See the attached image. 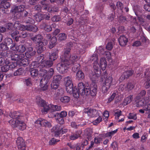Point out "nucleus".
<instances>
[{
	"label": "nucleus",
	"instance_id": "obj_32",
	"mask_svg": "<svg viewBox=\"0 0 150 150\" xmlns=\"http://www.w3.org/2000/svg\"><path fill=\"white\" fill-rule=\"evenodd\" d=\"M44 14L38 13L35 15L34 17V19L37 22H40L44 19Z\"/></svg>",
	"mask_w": 150,
	"mask_h": 150
},
{
	"label": "nucleus",
	"instance_id": "obj_37",
	"mask_svg": "<svg viewBox=\"0 0 150 150\" xmlns=\"http://www.w3.org/2000/svg\"><path fill=\"white\" fill-rule=\"evenodd\" d=\"M57 41V39L55 37H52L50 42L49 47L50 48H52L55 45Z\"/></svg>",
	"mask_w": 150,
	"mask_h": 150
},
{
	"label": "nucleus",
	"instance_id": "obj_3",
	"mask_svg": "<svg viewBox=\"0 0 150 150\" xmlns=\"http://www.w3.org/2000/svg\"><path fill=\"white\" fill-rule=\"evenodd\" d=\"M43 39L42 36L40 35H38L35 36L31 38V39L36 43H38L37 48V52L40 53L44 50V48L43 46V43L41 41Z\"/></svg>",
	"mask_w": 150,
	"mask_h": 150
},
{
	"label": "nucleus",
	"instance_id": "obj_42",
	"mask_svg": "<svg viewBox=\"0 0 150 150\" xmlns=\"http://www.w3.org/2000/svg\"><path fill=\"white\" fill-rule=\"evenodd\" d=\"M36 102L39 106H42L45 101L42 100L40 97H37L36 98Z\"/></svg>",
	"mask_w": 150,
	"mask_h": 150
},
{
	"label": "nucleus",
	"instance_id": "obj_20",
	"mask_svg": "<svg viewBox=\"0 0 150 150\" xmlns=\"http://www.w3.org/2000/svg\"><path fill=\"white\" fill-rule=\"evenodd\" d=\"M119 43L120 46H124L126 45L128 42V40L124 35H122L118 39Z\"/></svg>",
	"mask_w": 150,
	"mask_h": 150
},
{
	"label": "nucleus",
	"instance_id": "obj_43",
	"mask_svg": "<svg viewBox=\"0 0 150 150\" xmlns=\"http://www.w3.org/2000/svg\"><path fill=\"white\" fill-rule=\"evenodd\" d=\"M45 122H46V120L42 118H40L36 121L35 123L39 125L40 126H43Z\"/></svg>",
	"mask_w": 150,
	"mask_h": 150
},
{
	"label": "nucleus",
	"instance_id": "obj_7",
	"mask_svg": "<svg viewBox=\"0 0 150 150\" xmlns=\"http://www.w3.org/2000/svg\"><path fill=\"white\" fill-rule=\"evenodd\" d=\"M84 112L87 114L89 117H98L100 112L95 109L88 108L84 110Z\"/></svg>",
	"mask_w": 150,
	"mask_h": 150
},
{
	"label": "nucleus",
	"instance_id": "obj_63",
	"mask_svg": "<svg viewBox=\"0 0 150 150\" xmlns=\"http://www.w3.org/2000/svg\"><path fill=\"white\" fill-rule=\"evenodd\" d=\"M27 25L24 26L23 25L21 24L20 25V26L19 27L18 30H22L23 31H24L25 30H27Z\"/></svg>",
	"mask_w": 150,
	"mask_h": 150
},
{
	"label": "nucleus",
	"instance_id": "obj_18",
	"mask_svg": "<svg viewBox=\"0 0 150 150\" xmlns=\"http://www.w3.org/2000/svg\"><path fill=\"white\" fill-rule=\"evenodd\" d=\"M134 87V86L133 83L129 82L125 86H124V85L122 84L120 85L119 88H121V90L123 91L124 90L125 88L126 90L129 91L133 89Z\"/></svg>",
	"mask_w": 150,
	"mask_h": 150
},
{
	"label": "nucleus",
	"instance_id": "obj_6",
	"mask_svg": "<svg viewBox=\"0 0 150 150\" xmlns=\"http://www.w3.org/2000/svg\"><path fill=\"white\" fill-rule=\"evenodd\" d=\"M20 113L18 112L15 111L10 115V116L12 118L9 121V123L12 127H16L17 123L16 119H18L20 117Z\"/></svg>",
	"mask_w": 150,
	"mask_h": 150
},
{
	"label": "nucleus",
	"instance_id": "obj_24",
	"mask_svg": "<svg viewBox=\"0 0 150 150\" xmlns=\"http://www.w3.org/2000/svg\"><path fill=\"white\" fill-rule=\"evenodd\" d=\"M133 71L131 70L125 71L123 73L120 77V79L123 80L125 79H127L128 78L129 76L132 75L133 74Z\"/></svg>",
	"mask_w": 150,
	"mask_h": 150
},
{
	"label": "nucleus",
	"instance_id": "obj_59",
	"mask_svg": "<svg viewBox=\"0 0 150 150\" xmlns=\"http://www.w3.org/2000/svg\"><path fill=\"white\" fill-rule=\"evenodd\" d=\"M24 57V55L23 54L21 53L18 55V61H17V64L20 63L21 60H22Z\"/></svg>",
	"mask_w": 150,
	"mask_h": 150
},
{
	"label": "nucleus",
	"instance_id": "obj_4",
	"mask_svg": "<svg viewBox=\"0 0 150 150\" xmlns=\"http://www.w3.org/2000/svg\"><path fill=\"white\" fill-rule=\"evenodd\" d=\"M38 68L39 69V75L41 76H42V79L43 78L45 79H48L49 80L50 79L54 73V70L52 68H50L49 70L47 71L45 69V68H40L39 65Z\"/></svg>",
	"mask_w": 150,
	"mask_h": 150
},
{
	"label": "nucleus",
	"instance_id": "obj_39",
	"mask_svg": "<svg viewBox=\"0 0 150 150\" xmlns=\"http://www.w3.org/2000/svg\"><path fill=\"white\" fill-rule=\"evenodd\" d=\"M29 64V61L28 59H24L21 60L20 63L18 64L21 66L28 65Z\"/></svg>",
	"mask_w": 150,
	"mask_h": 150
},
{
	"label": "nucleus",
	"instance_id": "obj_33",
	"mask_svg": "<svg viewBox=\"0 0 150 150\" xmlns=\"http://www.w3.org/2000/svg\"><path fill=\"white\" fill-rule=\"evenodd\" d=\"M42 28H43L47 32L50 31L52 30V28L50 25L46 23H43L41 25Z\"/></svg>",
	"mask_w": 150,
	"mask_h": 150
},
{
	"label": "nucleus",
	"instance_id": "obj_47",
	"mask_svg": "<svg viewBox=\"0 0 150 150\" xmlns=\"http://www.w3.org/2000/svg\"><path fill=\"white\" fill-rule=\"evenodd\" d=\"M30 74L31 76L34 77L38 76V70L34 69L30 71Z\"/></svg>",
	"mask_w": 150,
	"mask_h": 150
},
{
	"label": "nucleus",
	"instance_id": "obj_56",
	"mask_svg": "<svg viewBox=\"0 0 150 150\" xmlns=\"http://www.w3.org/2000/svg\"><path fill=\"white\" fill-rule=\"evenodd\" d=\"M129 119L136 120L137 118V117L136 114L133 113H130L128 116Z\"/></svg>",
	"mask_w": 150,
	"mask_h": 150
},
{
	"label": "nucleus",
	"instance_id": "obj_1",
	"mask_svg": "<svg viewBox=\"0 0 150 150\" xmlns=\"http://www.w3.org/2000/svg\"><path fill=\"white\" fill-rule=\"evenodd\" d=\"M70 51V48L65 50L64 55L60 57L61 59V62L57 65V69L61 73H64L68 70L69 63L68 62L67 58L69 57V53Z\"/></svg>",
	"mask_w": 150,
	"mask_h": 150
},
{
	"label": "nucleus",
	"instance_id": "obj_40",
	"mask_svg": "<svg viewBox=\"0 0 150 150\" xmlns=\"http://www.w3.org/2000/svg\"><path fill=\"white\" fill-rule=\"evenodd\" d=\"M114 114L115 117V118L117 119H119V117L120 116H122L121 111L119 110L116 109L114 110Z\"/></svg>",
	"mask_w": 150,
	"mask_h": 150
},
{
	"label": "nucleus",
	"instance_id": "obj_26",
	"mask_svg": "<svg viewBox=\"0 0 150 150\" xmlns=\"http://www.w3.org/2000/svg\"><path fill=\"white\" fill-rule=\"evenodd\" d=\"M24 6L23 5L16 6L15 7L13 11L15 13H18V14L20 13V14H21L24 10Z\"/></svg>",
	"mask_w": 150,
	"mask_h": 150
},
{
	"label": "nucleus",
	"instance_id": "obj_21",
	"mask_svg": "<svg viewBox=\"0 0 150 150\" xmlns=\"http://www.w3.org/2000/svg\"><path fill=\"white\" fill-rule=\"evenodd\" d=\"M100 64L99 65L100 66V68L103 70H105L107 67V62L106 59L105 58H101L100 60Z\"/></svg>",
	"mask_w": 150,
	"mask_h": 150
},
{
	"label": "nucleus",
	"instance_id": "obj_60",
	"mask_svg": "<svg viewBox=\"0 0 150 150\" xmlns=\"http://www.w3.org/2000/svg\"><path fill=\"white\" fill-rule=\"evenodd\" d=\"M52 20L54 22H58L60 20V18L59 16H55L52 18Z\"/></svg>",
	"mask_w": 150,
	"mask_h": 150
},
{
	"label": "nucleus",
	"instance_id": "obj_36",
	"mask_svg": "<svg viewBox=\"0 0 150 150\" xmlns=\"http://www.w3.org/2000/svg\"><path fill=\"white\" fill-rule=\"evenodd\" d=\"M117 129H116L111 132H108L106 133L103 134V135L105 137H110V138H111L112 136L117 132Z\"/></svg>",
	"mask_w": 150,
	"mask_h": 150
},
{
	"label": "nucleus",
	"instance_id": "obj_11",
	"mask_svg": "<svg viewBox=\"0 0 150 150\" xmlns=\"http://www.w3.org/2000/svg\"><path fill=\"white\" fill-rule=\"evenodd\" d=\"M41 57V62L39 64L40 67V68H47L51 67L53 64L52 61L49 60H43V57L41 55L40 56Z\"/></svg>",
	"mask_w": 150,
	"mask_h": 150
},
{
	"label": "nucleus",
	"instance_id": "obj_10",
	"mask_svg": "<svg viewBox=\"0 0 150 150\" xmlns=\"http://www.w3.org/2000/svg\"><path fill=\"white\" fill-rule=\"evenodd\" d=\"M28 43L29 42H27L25 44L28 51L25 53V55L27 58H30L31 56H33L35 55L36 52L35 51H33V47H30L31 45V43H29V45H28Z\"/></svg>",
	"mask_w": 150,
	"mask_h": 150
},
{
	"label": "nucleus",
	"instance_id": "obj_27",
	"mask_svg": "<svg viewBox=\"0 0 150 150\" xmlns=\"http://www.w3.org/2000/svg\"><path fill=\"white\" fill-rule=\"evenodd\" d=\"M16 127L19 129L23 130L25 129L26 127V125L23 122L17 120Z\"/></svg>",
	"mask_w": 150,
	"mask_h": 150
},
{
	"label": "nucleus",
	"instance_id": "obj_53",
	"mask_svg": "<svg viewBox=\"0 0 150 150\" xmlns=\"http://www.w3.org/2000/svg\"><path fill=\"white\" fill-rule=\"evenodd\" d=\"M97 52L100 54H104L105 51H104V47L102 46H99L97 50Z\"/></svg>",
	"mask_w": 150,
	"mask_h": 150
},
{
	"label": "nucleus",
	"instance_id": "obj_30",
	"mask_svg": "<svg viewBox=\"0 0 150 150\" xmlns=\"http://www.w3.org/2000/svg\"><path fill=\"white\" fill-rule=\"evenodd\" d=\"M72 91L71 93H69L70 94H72L73 96L76 98H78L79 97L80 92L79 90L76 87L73 88H72Z\"/></svg>",
	"mask_w": 150,
	"mask_h": 150
},
{
	"label": "nucleus",
	"instance_id": "obj_5",
	"mask_svg": "<svg viewBox=\"0 0 150 150\" xmlns=\"http://www.w3.org/2000/svg\"><path fill=\"white\" fill-rule=\"evenodd\" d=\"M78 89L81 95L87 96L89 92L88 86H85L82 82H80L78 84Z\"/></svg>",
	"mask_w": 150,
	"mask_h": 150
},
{
	"label": "nucleus",
	"instance_id": "obj_61",
	"mask_svg": "<svg viewBox=\"0 0 150 150\" xmlns=\"http://www.w3.org/2000/svg\"><path fill=\"white\" fill-rule=\"evenodd\" d=\"M113 47V44L112 42H109L106 46V49L109 50H111Z\"/></svg>",
	"mask_w": 150,
	"mask_h": 150
},
{
	"label": "nucleus",
	"instance_id": "obj_50",
	"mask_svg": "<svg viewBox=\"0 0 150 150\" xmlns=\"http://www.w3.org/2000/svg\"><path fill=\"white\" fill-rule=\"evenodd\" d=\"M118 93L117 91H115L112 94L110 97L109 98L108 102L109 103L111 102L114 98L115 96L118 95Z\"/></svg>",
	"mask_w": 150,
	"mask_h": 150
},
{
	"label": "nucleus",
	"instance_id": "obj_14",
	"mask_svg": "<svg viewBox=\"0 0 150 150\" xmlns=\"http://www.w3.org/2000/svg\"><path fill=\"white\" fill-rule=\"evenodd\" d=\"M88 89L89 90V93L88 94V95L90 94L92 96H94L96 95L97 87L96 83L95 82L92 83L91 85V87L90 89L88 86Z\"/></svg>",
	"mask_w": 150,
	"mask_h": 150
},
{
	"label": "nucleus",
	"instance_id": "obj_64",
	"mask_svg": "<svg viewBox=\"0 0 150 150\" xmlns=\"http://www.w3.org/2000/svg\"><path fill=\"white\" fill-rule=\"evenodd\" d=\"M116 6L117 8L120 10H122L123 8L122 4L120 1L117 2Z\"/></svg>",
	"mask_w": 150,
	"mask_h": 150
},
{
	"label": "nucleus",
	"instance_id": "obj_49",
	"mask_svg": "<svg viewBox=\"0 0 150 150\" xmlns=\"http://www.w3.org/2000/svg\"><path fill=\"white\" fill-rule=\"evenodd\" d=\"M61 110V107L60 106L56 105H54L52 104L51 111H59Z\"/></svg>",
	"mask_w": 150,
	"mask_h": 150
},
{
	"label": "nucleus",
	"instance_id": "obj_28",
	"mask_svg": "<svg viewBox=\"0 0 150 150\" xmlns=\"http://www.w3.org/2000/svg\"><path fill=\"white\" fill-rule=\"evenodd\" d=\"M81 133V132L80 131L73 133L69 136V139L71 140H76L80 137Z\"/></svg>",
	"mask_w": 150,
	"mask_h": 150
},
{
	"label": "nucleus",
	"instance_id": "obj_58",
	"mask_svg": "<svg viewBox=\"0 0 150 150\" xmlns=\"http://www.w3.org/2000/svg\"><path fill=\"white\" fill-rule=\"evenodd\" d=\"M28 35V34L25 31H22L20 34L19 37L23 38H25L27 37Z\"/></svg>",
	"mask_w": 150,
	"mask_h": 150
},
{
	"label": "nucleus",
	"instance_id": "obj_8",
	"mask_svg": "<svg viewBox=\"0 0 150 150\" xmlns=\"http://www.w3.org/2000/svg\"><path fill=\"white\" fill-rule=\"evenodd\" d=\"M66 90L68 93H71L72 91L73 85L71 77L67 76L64 78Z\"/></svg>",
	"mask_w": 150,
	"mask_h": 150
},
{
	"label": "nucleus",
	"instance_id": "obj_9",
	"mask_svg": "<svg viewBox=\"0 0 150 150\" xmlns=\"http://www.w3.org/2000/svg\"><path fill=\"white\" fill-rule=\"evenodd\" d=\"M62 78L61 76L59 75H55L53 76V80L51 83L52 88L56 89L58 87Z\"/></svg>",
	"mask_w": 150,
	"mask_h": 150
},
{
	"label": "nucleus",
	"instance_id": "obj_55",
	"mask_svg": "<svg viewBox=\"0 0 150 150\" xmlns=\"http://www.w3.org/2000/svg\"><path fill=\"white\" fill-rule=\"evenodd\" d=\"M59 140L56 139L54 138L52 139L49 142V144L50 145L55 144L57 142H59Z\"/></svg>",
	"mask_w": 150,
	"mask_h": 150
},
{
	"label": "nucleus",
	"instance_id": "obj_48",
	"mask_svg": "<svg viewBox=\"0 0 150 150\" xmlns=\"http://www.w3.org/2000/svg\"><path fill=\"white\" fill-rule=\"evenodd\" d=\"M70 98L69 97L67 96H64L61 97L60 100L63 103H66L68 102L70 100Z\"/></svg>",
	"mask_w": 150,
	"mask_h": 150
},
{
	"label": "nucleus",
	"instance_id": "obj_22",
	"mask_svg": "<svg viewBox=\"0 0 150 150\" xmlns=\"http://www.w3.org/2000/svg\"><path fill=\"white\" fill-rule=\"evenodd\" d=\"M61 127L58 125L52 128L51 131L54 133L55 136H57L61 134Z\"/></svg>",
	"mask_w": 150,
	"mask_h": 150
},
{
	"label": "nucleus",
	"instance_id": "obj_45",
	"mask_svg": "<svg viewBox=\"0 0 150 150\" xmlns=\"http://www.w3.org/2000/svg\"><path fill=\"white\" fill-rule=\"evenodd\" d=\"M24 72V70L23 69L20 68L17 69L14 73L13 75L15 76L20 75L22 74Z\"/></svg>",
	"mask_w": 150,
	"mask_h": 150
},
{
	"label": "nucleus",
	"instance_id": "obj_17",
	"mask_svg": "<svg viewBox=\"0 0 150 150\" xmlns=\"http://www.w3.org/2000/svg\"><path fill=\"white\" fill-rule=\"evenodd\" d=\"M70 51L69 53V57L67 58L68 62H69V65L74 64L79 60L80 58L76 54H73L70 55Z\"/></svg>",
	"mask_w": 150,
	"mask_h": 150
},
{
	"label": "nucleus",
	"instance_id": "obj_19",
	"mask_svg": "<svg viewBox=\"0 0 150 150\" xmlns=\"http://www.w3.org/2000/svg\"><path fill=\"white\" fill-rule=\"evenodd\" d=\"M113 78L111 76H108L105 78L103 84L111 87L113 85Z\"/></svg>",
	"mask_w": 150,
	"mask_h": 150
},
{
	"label": "nucleus",
	"instance_id": "obj_62",
	"mask_svg": "<svg viewBox=\"0 0 150 150\" xmlns=\"http://www.w3.org/2000/svg\"><path fill=\"white\" fill-rule=\"evenodd\" d=\"M7 27L9 30H12L14 28V25L11 23H8L7 24Z\"/></svg>",
	"mask_w": 150,
	"mask_h": 150
},
{
	"label": "nucleus",
	"instance_id": "obj_2",
	"mask_svg": "<svg viewBox=\"0 0 150 150\" xmlns=\"http://www.w3.org/2000/svg\"><path fill=\"white\" fill-rule=\"evenodd\" d=\"M94 72H92L90 75L91 79L93 82H95L97 81L98 78L101 74L100 69V66L99 64H96L94 66Z\"/></svg>",
	"mask_w": 150,
	"mask_h": 150
},
{
	"label": "nucleus",
	"instance_id": "obj_44",
	"mask_svg": "<svg viewBox=\"0 0 150 150\" xmlns=\"http://www.w3.org/2000/svg\"><path fill=\"white\" fill-rule=\"evenodd\" d=\"M110 87L106 86V85L103 84L102 88V91L103 93L104 94H106L107 93Z\"/></svg>",
	"mask_w": 150,
	"mask_h": 150
},
{
	"label": "nucleus",
	"instance_id": "obj_16",
	"mask_svg": "<svg viewBox=\"0 0 150 150\" xmlns=\"http://www.w3.org/2000/svg\"><path fill=\"white\" fill-rule=\"evenodd\" d=\"M49 80L48 79H45L44 78L41 79L40 82V84L41 90L45 91L47 90L48 86L47 84Z\"/></svg>",
	"mask_w": 150,
	"mask_h": 150
},
{
	"label": "nucleus",
	"instance_id": "obj_57",
	"mask_svg": "<svg viewBox=\"0 0 150 150\" xmlns=\"http://www.w3.org/2000/svg\"><path fill=\"white\" fill-rule=\"evenodd\" d=\"M25 82L26 85L28 86H31L32 85L31 80L30 78L25 79Z\"/></svg>",
	"mask_w": 150,
	"mask_h": 150
},
{
	"label": "nucleus",
	"instance_id": "obj_38",
	"mask_svg": "<svg viewBox=\"0 0 150 150\" xmlns=\"http://www.w3.org/2000/svg\"><path fill=\"white\" fill-rule=\"evenodd\" d=\"M98 59V56L97 54L96 53L93 54L92 56L91 57V60L94 61L93 63V67L95 65V64H99L98 62L97 61Z\"/></svg>",
	"mask_w": 150,
	"mask_h": 150
},
{
	"label": "nucleus",
	"instance_id": "obj_34",
	"mask_svg": "<svg viewBox=\"0 0 150 150\" xmlns=\"http://www.w3.org/2000/svg\"><path fill=\"white\" fill-rule=\"evenodd\" d=\"M76 77L78 79L82 80L84 78V74L81 71H78L76 73Z\"/></svg>",
	"mask_w": 150,
	"mask_h": 150
},
{
	"label": "nucleus",
	"instance_id": "obj_25",
	"mask_svg": "<svg viewBox=\"0 0 150 150\" xmlns=\"http://www.w3.org/2000/svg\"><path fill=\"white\" fill-rule=\"evenodd\" d=\"M9 60L6 59L5 60V64L1 67V70L3 72H6L10 69L9 67Z\"/></svg>",
	"mask_w": 150,
	"mask_h": 150
},
{
	"label": "nucleus",
	"instance_id": "obj_29",
	"mask_svg": "<svg viewBox=\"0 0 150 150\" xmlns=\"http://www.w3.org/2000/svg\"><path fill=\"white\" fill-rule=\"evenodd\" d=\"M103 136H104L103 134H99L98 136L95 137L94 139L95 144H100L103 140Z\"/></svg>",
	"mask_w": 150,
	"mask_h": 150
},
{
	"label": "nucleus",
	"instance_id": "obj_41",
	"mask_svg": "<svg viewBox=\"0 0 150 150\" xmlns=\"http://www.w3.org/2000/svg\"><path fill=\"white\" fill-rule=\"evenodd\" d=\"M58 57V52H55L52 53L50 56V59L52 62L55 60Z\"/></svg>",
	"mask_w": 150,
	"mask_h": 150
},
{
	"label": "nucleus",
	"instance_id": "obj_52",
	"mask_svg": "<svg viewBox=\"0 0 150 150\" xmlns=\"http://www.w3.org/2000/svg\"><path fill=\"white\" fill-rule=\"evenodd\" d=\"M47 11L49 12H57L58 11V8L57 7H54L52 8L49 7L47 9Z\"/></svg>",
	"mask_w": 150,
	"mask_h": 150
},
{
	"label": "nucleus",
	"instance_id": "obj_12",
	"mask_svg": "<svg viewBox=\"0 0 150 150\" xmlns=\"http://www.w3.org/2000/svg\"><path fill=\"white\" fill-rule=\"evenodd\" d=\"M11 47V48L12 50L21 52H24L26 49L25 46L22 45L17 46L16 45L12 44Z\"/></svg>",
	"mask_w": 150,
	"mask_h": 150
},
{
	"label": "nucleus",
	"instance_id": "obj_15",
	"mask_svg": "<svg viewBox=\"0 0 150 150\" xmlns=\"http://www.w3.org/2000/svg\"><path fill=\"white\" fill-rule=\"evenodd\" d=\"M10 6L9 2L3 1L0 3V11L3 13L6 12L7 9Z\"/></svg>",
	"mask_w": 150,
	"mask_h": 150
},
{
	"label": "nucleus",
	"instance_id": "obj_23",
	"mask_svg": "<svg viewBox=\"0 0 150 150\" xmlns=\"http://www.w3.org/2000/svg\"><path fill=\"white\" fill-rule=\"evenodd\" d=\"M52 104H48L46 102L44 103L42 107H43V109L41 110L43 113L46 114L48 110H52Z\"/></svg>",
	"mask_w": 150,
	"mask_h": 150
},
{
	"label": "nucleus",
	"instance_id": "obj_35",
	"mask_svg": "<svg viewBox=\"0 0 150 150\" xmlns=\"http://www.w3.org/2000/svg\"><path fill=\"white\" fill-rule=\"evenodd\" d=\"M38 28L35 25H27V30L29 31H32L35 32L38 30Z\"/></svg>",
	"mask_w": 150,
	"mask_h": 150
},
{
	"label": "nucleus",
	"instance_id": "obj_54",
	"mask_svg": "<svg viewBox=\"0 0 150 150\" xmlns=\"http://www.w3.org/2000/svg\"><path fill=\"white\" fill-rule=\"evenodd\" d=\"M98 116V117L93 122V124L94 125H97L102 120V118L99 115Z\"/></svg>",
	"mask_w": 150,
	"mask_h": 150
},
{
	"label": "nucleus",
	"instance_id": "obj_31",
	"mask_svg": "<svg viewBox=\"0 0 150 150\" xmlns=\"http://www.w3.org/2000/svg\"><path fill=\"white\" fill-rule=\"evenodd\" d=\"M133 97L132 96H130L125 98L122 103L123 106H125L130 103L132 100Z\"/></svg>",
	"mask_w": 150,
	"mask_h": 150
},
{
	"label": "nucleus",
	"instance_id": "obj_13",
	"mask_svg": "<svg viewBox=\"0 0 150 150\" xmlns=\"http://www.w3.org/2000/svg\"><path fill=\"white\" fill-rule=\"evenodd\" d=\"M16 143L19 150H26L25 142L22 137H18Z\"/></svg>",
	"mask_w": 150,
	"mask_h": 150
},
{
	"label": "nucleus",
	"instance_id": "obj_46",
	"mask_svg": "<svg viewBox=\"0 0 150 150\" xmlns=\"http://www.w3.org/2000/svg\"><path fill=\"white\" fill-rule=\"evenodd\" d=\"M58 37L59 40L62 41L66 39L67 35L64 33H62L59 34L58 35Z\"/></svg>",
	"mask_w": 150,
	"mask_h": 150
},
{
	"label": "nucleus",
	"instance_id": "obj_51",
	"mask_svg": "<svg viewBox=\"0 0 150 150\" xmlns=\"http://www.w3.org/2000/svg\"><path fill=\"white\" fill-rule=\"evenodd\" d=\"M15 51H14V53H13L11 55V60H17L18 58V55L16 54L15 52Z\"/></svg>",
	"mask_w": 150,
	"mask_h": 150
}]
</instances>
